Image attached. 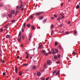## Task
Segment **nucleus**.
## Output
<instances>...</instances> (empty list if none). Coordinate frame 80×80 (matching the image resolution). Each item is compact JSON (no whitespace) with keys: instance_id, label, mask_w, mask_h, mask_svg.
Listing matches in <instances>:
<instances>
[{"instance_id":"1","label":"nucleus","mask_w":80,"mask_h":80,"mask_svg":"<svg viewBox=\"0 0 80 80\" xmlns=\"http://www.w3.org/2000/svg\"><path fill=\"white\" fill-rule=\"evenodd\" d=\"M43 13V12H41L39 13H36L35 15L36 16H38V15H41V14H42V13Z\"/></svg>"},{"instance_id":"2","label":"nucleus","mask_w":80,"mask_h":80,"mask_svg":"<svg viewBox=\"0 0 80 80\" xmlns=\"http://www.w3.org/2000/svg\"><path fill=\"white\" fill-rule=\"evenodd\" d=\"M47 65H48V66H49V65H50V61L49 60L47 61Z\"/></svg>"},{"instance_id":"3","label":"nucleus","mask_w":80,"mask_h":80,"mask_svg":"<svg viewBox=\"0 0 80 80\" xmlns=\"http://www.w3.org/2000/svg\"><path fill=\"white\" fill-rule=\"evenodd\" d=\"M11 14H12V15H13V14H14L15 13V11L13 10H12L11 11Z\"/></svg>"},{"instance_id":"4","label":"nucleus","mask_w":80,"mask_h":80,"mask_svg":"<svg viewBox=\"0 0 80 80\" xmlns=\"http://www.w3.org/2000/svg\"><path fill=\"white\" fill-rule=\"evenodd\" d=\"M29 18L30 19H31V20H32V19H33V15H31L30 16Z\"/></svg>"},{"instance_id":"5","label":"nucleus","mask_w":80,"mask_h":80,"mask_svg":"<svg viewBox=\"0 0 80 80\" xmlns=\"http://www.w3.org/2000/svg\"><path fill=\"white\" fill-rule=\"evenodd\" d=\"M47 20V19H44L42 21L43 23H45V22H46Z\"/></svg>"},{"instance_id":"6","label":"nucleus","mask_w":80,"mask_h":80,"mask_svg":"<svg viewBox=\"0 0 80 80\" xmlns=\"http://www.w3.org/2000/svg\"><path fill=\"white\" fill-rule=\"evenodd\" d=\"M25 53H26L27 55V57H26V58L27 59H28V53H27V52H25Z\"/></svg>"},{"instance_id":"7","label":"nucleus","mask_w":80,"mask_h":80,"mask_svg":"<svg viewBox=\"0 0 80 80\" xmlns=\"http://www.w3.org/2000/svg\"><path fill=\"white\" fill-rule=\"evenodd\" d=\"M21 35H22V32H21V31H20L18 34V37H21Z\"/></svg>"},{"instance_id":"8","label":"nucleus","mask_w":80,"mask_h":80,"mask_svg":"<svg viewBox=\"0 0 80 80\" xmlns=\"http://www.w3.org/2000/svg\"><path fill=\"white\" fill-rule=\"evenodd\" d=\"M15 71L16 72V73H17V72H18V68H17V67H15Z\"/></svg>"},{"instance_id":"9","label":"nucleus","mask_w":80,"mask_h":80,"mask_svg":"<svg viewBox=\"0 0 80 80\" xmlns=\"http://www.w3.org/2000/svg\"><path fill=\"white\" fill-rule=\"evenodd\" d=\"M60 74V71H58L56 73V75H58Z\"/></svg>"},{"instance_id":"10","label":"nucleus","mask_w":80,"mask_h":80,"mask_svg":"<svg viewBox=\"0 0 80 80\" xmlns=\"http://www.w3.org/2000/svg\"><path fill=\"white\" fill-rule=\"evenodd\" d=\"M57 20L58 21H60L61 20V17H59L57 19Z\"/></svg>"},{"instance_id":"11","label":"nucleus","mask_w":80,"mask_h":80,"mask_svg":"<svg viewBox=\"0 0 80 80\" xmlns=\"http://www.w3.org/2000/svg\"><path fill=\"white\" fill-rule=\"evenodd\" d=\"M37 75H38V77H40V76L41 74L40 73V72H38Z\"/></svg>"},{"instance_id":"12","label":"nucleus","mask_w":80,"mask_h":80,"mask_svg":"<svg viewBox=\"0 0 80 80\" xmlns=\"http://www.w3.org/2000/svg\"><path fill=\"white\" fill-rule=\"evenodd\" d=\"M19 10V9H17L16 13H19V12H20Z\"/></svg>"},{"instance_id":"13","label":"nucleus","mask_w":80,"mask_h":80,"mask_svg":"<svg viewBox=\"0 0 80 80\" xmlns=\"http://www.w3.org/2000/svg\"><path fill=\"white\" fill-rule=\"evenodd\" d=\"M51 28L52 29V28H53V27H54V25L53 24H52L51 26Z\"/></svg>"},{"instance_id":"14","label":"nucleus","mask_w":80,"mask_h":80,"mask_svg":"<svg viewBox=\"0 0 80 80\" xmlns=\"http://www.w3.org/2000/svg\"><path fill=\"white\" fill-rule=\"evenodd\" d=\"M8 16L9 18H12V15L11 14H8Z\"/></svg>"},{"instance_id":"15","label":"nucleus","mask_w":80,"mask_h":80,"mask_svg":"<svg viewBox=\"0 0 80 80\" xmlns=\"http://www.w3.org/2000/svg\"><path fill=\"white\" fill-rule=\"evenodd\" d=\"M23 7V4H21V6L19 8V10H20Z\"/></svg>"},{"instance_id":"16","label":"nucleus","mask_w":80,"mask_h":80,"mask_svg":"<svg viewBox=\"0 0 80 80\" xmlns=\"http://www.w3.org/2000/svg\"><path fill=\"white\" fill-rule=\"evenodd\" d=\"M39 18H40V19L41 20H42V19H43V17L42 16H40L39 17Z\"/></svg>"},{"instance_id":"17","label":"nucleus","mask_w":80,"mask_h":80,"mask_svg":"<svg viewBox=\"0 0 80 80\" xmlns=\"http://www.w3.org/2000/svg\"><path fill=\"white\" fill-rule=\"evenodd\" d=\"M2 17H6V14H2Z\"/></svg>"},{"instance_id":"18","label":"nucleus","mask_w":80,"mask_h":80,"mask_svg":"<svg viewBox=\"0 0 80 80\" xmlns=\"http://www.w3.org/2000/svg\"><path fill=\"white\" fill-rule=\"evenodd\" d=\"M76 8L77 9H78L80 8V6L78 5H77L76 7Z\"/></svg>"},{"instance_id":"19","label":"nucleus","mask_w":80,"mask_h":80,"mask_svg":"<svg viewBox=\"0 0 80 80\" xmlns=\"http://www.w3.org/2000/svg\"><path fill=\"white\" fill-rule=\"evenodd\" d=\"M52 54H53V55H54V54H56V52H55L54 51L52 52Z\"/></svg>"},{"instance_id":"20","label":"nucleus","mask_w":80,"mask_h":80,"mask_svg":"<svg viewBox=\"0 0 80 80\" xmlns=\"http://www.w3.org/2000/svg\"><path fill=\"white\" fill-rule=\"evenodd\" d=\"M32 30H34L35 29V27L33 26H32Z\"/></svg>"},{"instance_id":"21","label":"nucleus","mask_w":80,"mask_h":80,"mask_svg":"<svg viewBox=\"0 0 80 80\" xmlns=\"http://www.w3.org/2000/svg\"><path fill=\"white\" fill-rule=\"evenodd\" d=\"M6 38H10V35H8L6 36Z\"/></svg>"},{"instance_id":"22","label":"nucleus","mask_w":80,"mask_h":80,"mask_svg":"<svg viewBox=\"0 0 80 80\" xmlns=\"http://www.w3.org/2000/svg\"><path fill=\"white\" fill-rule=\"evenodd\" d=\"M54 58H55V59H57V58H58V57H57V56H55L54 57Z\"/></svg>"},{"instance_id":"23","label":"nucleus","mask_w":80,"mask_h":80,"mask_svg":"<svg viewBox=\"0 0 80 80\" xmlns=\"http://www.w3.org/2000/svg\"><path fill=\"white\" fill-rule=\"evenodd\" d=\"M37 68V67L35 66H33L32 68L33 69H36V68Z\"/></svg>"},{"instance_id":"24","label":"nucleus","mask_w":80,"mask_h":80,"mask_svg":"<svg viewBox=\"0 0 80 80\" xmlns=\"http://www.w3.org/2000/svg\"><path fill=\"white\" fill-rule=\"evenodd\" d=\"M18 40L19 42H20V38H19V37H18Z\"/></svg>"},{"instance_id":"25","label":"nucleus","mask_w":80,"mask_h":80,"mask_svg":"<svg viewBox=\"0 0 80 80\" xmlns=\"http://www.w3.org/2000/svg\"><path fill=\"white\" fill-rule=\"evenodd\" d=\"M22 75V72H19V75H20V76H21Z\"/></svg>"},{"instance_id":"26","label":"nucleus","mask_w":80,"mask_h":80,"mask_svg":"<svg viewBox=\"0 0 80 80\" xmlns=\"http://www.w3.org/2000/svg\"><path fill=\"white\" fill-rule=\"evenodd\" d=\"M11 22H12V23H15V20L11 21Z\"/></svg>"},{"instance_id":"27","label":"nucleus","mask_w":80,"mask_h":80,"mask_svg":"<svg viewBox=\"0 0 80 80\" xmlns=\"http://www.w3.org/2000/svg\"><path fill=\"white\" fill-rule=\"evenodd\" d=\"M55 45L56 46H57V45H58V42H55Z\"/></svg>"},{"instance_id":"28","label":"nucleus","mask_w":80,"mask_h":80,"mask_svg":"<svg viewBox=\"0 0 80 80\" xmlns=\"http://www.w3.org/2000/svg\"><path fill=\"white\" fill-rule=\"evenodd\" d=\"M48 55V53H46V52L44 54V55H46V56H47Z\"/></svg>"},{"instance_id":"29","label":"nucleus","mask_w":80,"mask_h":80,"mask_svg":"<svg viewBox=\"0 0 80 80\" xmlns=\"http://www.w3.org/2000/svg\"><path fill=\"white\" fill-rule=\"evenodd\" d=\"M55 51L57 52V53H58V49H55Z\"/></svg>"},{"instance_id":"30","label":"nucleus","mask_w":80,"mask_h":80,"mask_svg":"<svg viewBox=\"0 0 80 80\" xmlns=\"http://www.w3.org/2000/svg\"><path fill=\"white\" fill-rule=\"evenodd\" d=\"M41 80H45V78H44L43 77H42V78H41Z\"/></svg>"},{"instance_id":"31","label":"nucleus","mask_w":80,"mask_h":80,"mask_svg":"<svg viewBox=\"0 0 80 80\" xmlns=\"http://www.w3.org/2000/svg\"><path fill=\"white\" fill-rule=\"evenodd\" d=\"M56 70H55L54 71V72H53V74H54V73H56Z\"/></svg>"},{"instance_id":"32","label":"nucleus","mask_w":80,"mask_h":80,"mask_svg":"<svg viewBox=\"0 0 80 80\" xmlns=\"http://www.w3.org/2000/svg\"><path fill=\"white\" fill-rule=\"evenodd\" d=\"M42 53H46V51H45L43 50H42Z\"/></svg>"},{"instance_id":"33","label":"nucleus","mask_w":80,"mask_h":80,"mask_svg":"<svg viewBox=\"0 0 80 80\" xmlns=\"http://www.w3.org/2000/svg\"><path fill=\"white\" fill-rule=\"evenodd\" d=\"M28 64H26V63H24V64H23V66H27V65H28Z\"/></svg>"},{"instance_id":"34","label":"nucleus","mask_w":80,"mask_h":80,"mask_svg":"<svg viewBox=\"0 0 80 80\" xmlns=\"http://www.w3.org/2000/svg\"><path fill=\"white\" fill-rule=\"evenodd\" d=\"M58 48H59L60 50V49H62V46H59L58 47Z\"/></svg>"},{"instance_id":"35","label":"nucleus","mask_w":80,"mask_h":80,"mask_svg":"<svg viewBox=\"0 0 80 80\" xmlns=\"http://www.w3.org/2000/svg\"><path fill=\"white\" fill-rule=\"evenodd\" d=\"M54 17H55L56 18H57V17H58V16H57V15L55 14L54 15Z\"/></svg>"},{"instance_id":"36","label":"nucleus","mask_w":80,"mask_h":80,"mask_svg":"<svg viewBox=\"0 0 80 80\" xmlns=\"http://www.w3.org/2000/svg\"><path fill=\"white\" fill-rule=\"evenodd\" d=\"M47 66V65H46V64H45L44 65V67L45 68H46V67Z\"/></svg>"},{"instance_id":"37","label":"nucleus","mask_w":80,"mask_h":80,"mask_svg":"<svg viewBox=\"0 0 80 80\" xmlns=\"http://www.w3.org/2000/svg\"><path fill=\"white\" fill-rule=\"evenodd\" d=\"M27 27H30V24H28L27 25Z\"/></svg>"},{"instance_id":"38","label":"nucleus","mask_w":80,"mask_h":80,"mask_svg":"<svg viewBox=\"0 0 80 80\" xmlns=\"http://www.w3.org/2000/svg\"><path fill=\"white\" fill-rule=\"evenodd\" d=\"M74 33L75 34H77V32L76 31H74Z\"/></svg>"},{"instance_id":"39","label":"nucleus","mask_w":80,"mask_h":80,"mask_svg":"<svg viewBox=\"0 0 80 80\" xmlns=\"http://www.w3.org/2000/svg\"><path fill=\"white\" fill-rule=\"evenodd\" d=\"M29 37H32V33H30L29 34Z\"/></svg>"},{"instance_id":"40","label":"nucleus","mask_w":80,"mask_h":80,"mask_svg":"<svg viewBox=\"0 0 80 80\" xmlns=\"http://www.w3.org/2000/svg\"><path fill=\"white\" fill-rule=\"evenodd\" d=\"M32 38V37H30L29 38V41H30L31 40V39Z\"/></svg>"},{"instance_id":"41","label":"nucleus","mask_w":80,"mask_h":80,"mask_svg":"<svg viewBox=\"0 0 80 80\" xmlns=\"http://www.w3.org/2000/svg\"><path fill=\"white\" fill-rule=\"evenodd\" d=\"M66 33L67 34V35H68V34H69V32H66Z\"/></svg>"},{"instance_id":"42","label":"nucleus","mask_w":80,"mask_h":80,"mask_svg":"<svg viewBox=\"0 0 80 80\" xmlns=\"http://www.w3.org/2000/svg\"><path fill=\"white\" fill-rule=\"evenodd\" d=\"M26 25V23H24V28H25V25Z\"/></svg>"},{"instance_id":"43","label":"nucleus","mask_w":80,"mask_h":80,"mask_svg":"<svg viewBox=\"0 0 80 80\" xmlns=\"http://www.w3.org/2000/svg\"><path fill=\"white\" fill-rule=\"evenodd\" d=\"M60 27H63V25L62 24H61L60 25Z\"/></svg>"},{"instance_id":"44","label":"nucleus","mask_w":80,"mask_h":80,"mask_svg":"<svg viewBox=\"0 0 80 80\" xmlns=\"http://www.w3.org/2000/svg\"><path fill=\"white\" fill-rule=\"evenodd\" d=\"M22 32H24V30H23V28H22Z\"/></svg>"},{"instance_id":"45","label":"nucleus","mask_w":80,"mask_h":80,"mask_svg":"<svg viewBox=\"0 0 80 80\" xmlns=\"http://www.w3.org/2000/svg\"><path fill=\"white\" fill-rule=\"evenodd\" d=\"M58 58H60V54H58Z\"/></svg>"},{"instance_id":"46","label":"nucleus","mask_w":80,"mask_h":80,"mask_svg":"<svg viewBox=\"0 0 80 80\" xmlns=\"http://www.w3.org/2000/svg\"><path fill=\"white\" fill-rule=\"evenodd\" d=\"M3 32V30L2 28L0 29V32Z\"/></svg>"},{"instance_id":"47","label":"nucleus","mask_w":80,"mask_h":80,"mask_svg":"<svg viewBox=\"0 0 80 80\" xmlns=\"http://www.w3.org/2000/svg\"><path fill=\"white\" fill-rule=\"evenodd\" d=\"M70 21H69L68 22V24H70Z\"/></svg>"},{"instance_id":"48","label":"nucleus","mask_w":80,"mask_h":80,"mask_svg":"<svg viewBox=\"0 0 80 80\" xmlns=\"http://www.w3.org/2000/svg\"><path fill=\"white\" fill-rule=\"evenodd\" d=\"M48 79H49V77H48L46 78V80H48Z\"/></svg>"},{"instance_id":"49","label":"nucleus","mask_w":80,"mask_h":80,"mask_svg":"<svg viewBox=\"0 0 80 80\" xmlns=\"http://www.w3.org/2000/svg\"><path fill=\"white\" fill-rule=\"evenodd\" d=\"M19 7L18 6H17V8H16V10H18V8H19Z\"/></svg>"},{"instance_id":"50","label":"nucleus","mask_w":80,"mask_h":80,"mask_svg":"<svg viewBox=\"0 0 80 80\" xmlns=\"http://www.w3.org/2000/svg\"><path fill=\"white\" fill-rule=\"evenodd\" d=\"M22 40H24V37H23V35H22Z\"/></svg>"},{"instance_id":"51","label":"nucleus","mask_w":80,"mask_h":80,"mask_svg":"<svg viewBox=\"0 0 80 80\" xmlns=\"http://www.w3.org/2000/svg\"><path fill=\"white\" fill-rule=\"evenodd\" d=\"M38 48H42V46H39Z\"/></svg>"},{"instance_id":"52","label":"nucleus","mask_w":80,"mask_h":80,"mask_svg":"<svg viewBox=\"0 0 80 80\" xmlns=\"http://www.w3.org/2000/svg\"><path fill=\"white\" fill-rule=\"evenodd\" d=\"M51 50L52 51V52H53V51H54V48L52 49Z\"/></svg>"},{"instance_id":"53","label":"nucleus","mask_w":80,"mask_h":80,"mask_svg":"<svg viewBox=\"0 0 80 80\" xmlns=\"http://www.w3.org/2000/svg\"><path fill=\"white\" fill-rule=\"evenodd\" d=\"M5 72H4L3 73V75H5Z\"/></svg>"},{"instance_id":"54","label":"nucleus","mask_w":80,"mask_h":80,"mask_svg":"<svg viewBox=\"0 0 80 80\" xmlns=\"http://www.w3.org/2000/svg\"><path fill=\"white\" fill-rule=\"evenodd\" d=\"M17 58H20V56H18L17 57Z\"/></svg>"},{"instance_id":"55","label":"nucleus","mask_w":80,"mask_h":80,"mask_svg":"<svg viewBox=\"0 0 80 80\" xmlns=\"http://www.w3.org/2000/svg\"><path fill=\"white\" fill-rule=\"evenodd\" d=\"M16 80H19V78H17L16 79Z\"/></svg>"},{"instance_id":"56","label":"nucleus","mask_w":80,"mask_h":80,"mask_svg":"<svg viewBox=\"0 0 80 80\" xmlns=\"http://www.w3.org/2000/svg\"><path fill=\"white\" fill-rule=\"evenodd\" d=\"M63 3H62L61 4V6H63Z\"/></svg>"},{"instance_id":"57","label":"nucleus","mask_w":80,"mask_h":80,"mask_svg":"<svg viewBox=\"0 0 80 80\" xmlns=\"http://www.w3.org/2000/svg\"><path fill=\"white\" fill-rule=\"evenodd\" d=\"M2 6H3V4L0 5V7H2Z\"/></svg>"},{"instance_id":"58","label":"nucleus","mask_w":80,"mask_h":80,"mask_svg":"<svg viewBox=\"0 0 80 80\" xmlns=\"http://www.w3.org/2000/svg\"><path fill=\"white\" fill-rule=\"evenodd\" d=\"M53 32H54V31H53V30L52 31V33H53Z\"/></svg>"},{"instance_id":"59","label":"nucleus","mask_w":80,"mask_h":80,"mask_svg":"<svg viewBox=\"0 0 80 80\" xmlns=\"http://www.w3.org/2000/svg\"><path fill=\"white\" fill-rule=\"evenodd\" d=\"M72 54H74V55H75V52H72Z\"/></svg>"},{"instance_id":"60","label":"nucleus","mask_w":80,"mask_h":80,"mask_svg":"<svg viewBox=\"0 0 80 80\" xmlns=\"http://www.w3.org/2000/svg\"><path fill=\"white\" fill-rule=\"evenodd\" d=\"M20 2L21 3H22V4H23V2L22 1H20Z\"/></svg>"},{"instance_id":"61","label":"nucleus","mask_w":80,"mask_h":80,"mask_svg":"<svg viewBox=\"0 0 80 80\" xmlns=\"http://www.w3.org/2000/svg\"><path fill=\"white\" fill-rule=\"evenodd\" d=\"M25 72H27V71H28V69H27V70L25 71Z\"/></svg>"},{"instance_id":"62","label":"nucleus","mask_w":80,"mask_h":80,"mask_svg":"<svg viewBox=\"0 0 80 80\" xmlns=\"http://www.w3.org/2000/svg\"><path fill=\"white\" fill-rule=\"evenodd\" d=\"M51 19H54V17H52L51 18Z\"/></svg>"},{"instance_id":"63","label":"nucleus","mask_w":80,"mask_h":80,"mask_svg":"<svg viewBox=\"0 0 80 80\" xmlns=\"http://www.w3.org/2000/svg\"><path fill=\"white\" fill-rule=\"evenodd\" d=\"M21 10L23 11V8H22L21 9Z\"/></svg>"},{"instance_id":"64","label":"nucleus","mask_w":80,"mask_h":80,"mask_svg":"<svg viewBox=\"0 0 80 80\" xmlns=\"http://www.w3.org/2000/svg\"><path fill=\"white\" fill-rule=\"evenodd\" d=\"M64 18V16H62L61 17V18Z\"/></svg>"}]
</instances>
